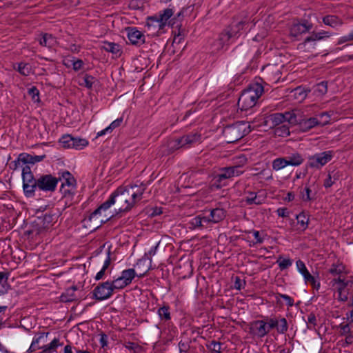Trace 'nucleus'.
<instances>
[{
    "instance_id": "1",
    "label": "nucleus",
    "mask_w": 353,
    "mask_h": 353,
    "mask_svg": "<svg viewBox=\"0 0 353 353\" xmlns=\"http://www.w3.org/2000/svg\"><path fill=\"white\" fill-rule=\"evenodd\" d=\"M263 87L254 83L243 91L238 100V106L241 110H248L254 107L263 92Z\"/></svg>"
},
{
    "instance_id": "2",
    "label": "nucleus",
    "mask_w": 353,
    "mask_h": 353,
    "mask_svg": "<svg viewBox=\"0 0 353 353\" xmlns=\"http://www.w3.org/2000/svg\"><path fill=\"white\" fill-rule=\"evenodd\" d=\"M49 332H41L37 334L31 343L28 349V352H33L37 350H41V353H54L59 347L63 345V343L60 342L59 338L55 337L50 343L41 345L47 341Z\"/></svg>"
},
{
    "instance_id": "3",
    "label": "nucleus",
    "mask_w": 353,
    "mask_h": 353,
    "mask_svg": "<svg viewBox=\"0 0 353 353\" xmlns=\"http://www.w3.org/2000/svg\"><path fill=\"white\" fill-rule=\"evenodd\" d=\"M250 125L245 121H238L225 126L223 130V136L227 143H234L247 135L251 130Z\"/></svg>"
},
{
    "instance_id": "4",
    "label": "nucleus",
    "mask_w": 353,
    "mask_h": 353,
    "mask_svg": "<svg viewBox=\"0 0 353 353\" xmlns=\"http://www.w3.org/2000/svg\"><path fill=\"white\" fill-rule=\"evenodd\" d=\"M114 203L115 201L113 200L112 195H110L107 201L101 204L94 212L84 219L83 221L86 226L92 228V230H96L103 223H105L108 219L107 216H104L105 219H100V216L103 212L108 210Z\"/></svg>"
},
{
    "instance_id": "5",
    "label": "nucleus",
    "mask_w": 353,
    "mask_h": 353,
    "mask_svg": "<svg viewBox=\"0 0 353 353\" xmlns=\"http://www.w3.org/2000/svg\"><path fill=\"white\" fill-rule=\"evenodd\" d=\"M113 200L115 201L114 204L117 206L115 209L117 213L128 212L133 206L135 203L125 186H120L112 194Z\"/></svg>"
},
{
    "instance_id": "6",
    "label": "nucleus",
    "mask_w": 353,
    "mask_h": 353,
    "mask_svg": "<svg viewBox=\"0 0 353 353\" xmlns=\"http://www.w3.org/2000/svg\"><path fill=\"white\" fill-rule=\"evenodd\" d=\"M243 172L241 165L222 168L220 169V172L214 176L211 186L212 188L220 189L226 185V179L238 176Z\"/></svg>"
},
{
    "instance_id": "7",
    "label": "nucleus",
    "mask_w": 353,
    "mask_h": 353,
    "mask_svg": "<svg viewBox=\"0 0 353 353\" xmlns=\"http://www.w3.org/2000/svg\"><path fill=\"white\" fill-rule=\"evenodd\" d=\"M243 23L241 21L234 25L230 26L221 32L214 42V45L217 46L216 49H222L225 45H228L230 42H233L238 38V34L240 30L243 28Z\"/></svg>"
},
{
    "instance_id": "8",
    "label": "nucleus",
    "mask_w": 353,
    "mask_h": 353,
    "mask_svg": "<svg viewBox=\"0 0 353 353\" xmlns=\"http://www.w3.org/2000/svg\"><path fill=\"white\" fill-rule=\"evenodd\" d=\"M201 134L198 132H190L180 138L172 140L169 143L170 150L173 152L181 148L187 149L194 143H199Z\"/></svg>"
},
{
    "instance_id": "9",
    "label": "nucleus",
    "mask_w": 353,
    "mask_h": 353,
    "mask_svg": "<svg viewBox=\"0 0 353 353\" xmlns=\"http://www.w3.org/2000/svg\"><path fill=\"white\" fill-rule=\"evenodd\" d=\"M330 116L327 112H322L315 117L303 119L299 121V127L301 131L307 132L316 126H324L329 123Z\"/></svg>"
},
{
    "instance_id": "10",
    "label": "nucleus",
    "mask_w": 353,
    "mask_h": 353,
    "mask_svg": "<svg viewBox=\"0 0 353 353\" xmlns=\"http://www.w3.org/2000/svg\"><path fill=\"white\" fill-rule=\"evenodd\" d=\"M23 188L24 194L27 197H32L34 195L36 188H37V179H35L31 169L28 165H26L22 170Z\"/></svg>"
},
{
    "instance_id": "11",
    "label": "nucleus",
    "mask_w": 353,
    "mask_h": 353,
    "mask_svg": "<svg viewBox=\"0 0 353 353\" xmlns=\"http://www.w3.org/2000/svg\"><path fill=\"white\" fill-rule=\"evenodd\" d=\"M265 323L267 330V334L272 330L275 329L278 334H283L288 330V323L285 318L281 315L276 316H265Z\"/></svg>"
},
{
    "instance_id": "12",
    "label": "nucleus",
    "mask_w": 353,
    "mask_h": 353,
    "mask_svg": "<svg viewBox=\"0 0 353 353\" xmlns=\"http://www.w3.org/2000/svg\"><path fill=\"white\" fill-rule=\"evenodd\" d=\"M334 156V152L333 150H327L314 154L308 157L307 166L310 168L321 169L330 162Z\"/></svg>"
},
{
    "instance_id": "13",
    "label": "nucleus",
    "mask_w": 353,
    "mask_h": 353,
    "mask_svg": "<svg viewBox=\"0 0 353 353\" xmlns=\"http://www.w3.org/2000/svg\"><path fill=\"white\" fill-rule=\"evenodd\" d=\"M282 66L277 64H268L263 68L261 74L263 78L269 84H275L279 81L281 78Z\"/></svg>"
},
{
    "instance_id": "14",
    "label": "nucleus",
    "mask_w": 353,
    "mask_h": 353,
    "mask_svg": "<svg viewBox=\"0 0 353 353\" xmlns=\"http://www.w3.org/2000/svg\"><path fill=\"white\" fill-rule=\"evenodd\" d=\"M137 272L134 268H129L121 272V275L112 281L113 287L120 290L129 285L136 277Z\"/></svg>"
},
{
    "instance_id": "15",
    "label": "nucleus",
    "mask_w": 353,
    "mask_h": 353,
    "mask_svg": "<svg viewBox=\"0 0 353 353\" xmlns=\"http://www.w3.org/2000/svg\"><path fill=\"white\" fill-rule=\"evenodd\" d=\"M117 290L113 287L112 281H105L99 283L93 291L94 298L98 301H103L109 299Z\"/></svg>"
},
{
    "instance_id": "16",
    "label": "nucleus",
    "mask_w": 353,
    "mask_h": 353,
    "mask_svg": "<svg viewBox=\"0 0 353 353\" xmlns=\"http://www.w3.org/2000/svg\"><path fill=\"white\" fill-rule=\"evenodd\" d=\"M148 185L149 182L145 183L137 181L134 183L125 186V188L136 203L142 199L143 194L147 189Z\"/></svg>"
},
{
    "instance_id": "17",
    "label": "nucleus",
    "mask_w": 353,
    "mask_h": 353,
    "mask_svg": "<svg viewBox=\"0 0 353 353\" xmlns=\"http://www.w3.org/2000/svg\"><path fill=\"white\" fill-rule=\"evenodd\" d=\"M58 182L59 179L51 174L42 175L37 179V188L44 192H54Z\"/></svg>"
},
{
    "instance_id": "18",
    "label": "nucleus",
    "mask_w": 353,
    "mask_h": 353,
    "mask_svg": "<svg viewBox=\"0 0 353 353\" xmlns=\"http://www.w3.org/2000/svg\"><path fill=\"white\" fill-rule=\"evenodd\" d=\"M330 37L328 32L322 31L319 32H313L311 35L306 37L302 43L299 45V48H314L316 41Z\"/></svg>"
},
{
    "instance_id": "19",
    "label": "nucleus",
    "mask_w": 353,
    "mask_h": 353,
    "mask_svg": "<svg viewBox=\"0 0 353 353\" xmlns=\"http://www.w3.org/2000/svg\"><path fill=\"white\" fill-rule=\"evenodd\" d=\"M312 28V24L306 20L303 22H294L290 28V35L296 39L302 34L309 32Z\"/></svg>"
},
{
    "instance_id": "20",
    "label": "nucleus",
    "mask_w": 353,
    "mask_h": 353,
    "mask_svg": "<svg viewBox=\"0 0 353 353\" xmlns=\"http://www.w3.org/2000/svg\"><path fill=\"white\" fill-rule=\"evenodd\" d=\"M250 334L258 338H263L267 335V330L264 320H256L249 325Z\"/></svg>"
},
{
    "instance_id": "21",
    "label": "nucleus",
    "mask_w": 353,
    "mask_h": 353,
    "mask_svg": "<svg viewBox=\"0 0 353 353\" xmlns=\"http://www.w3.org/2000/svg\"><path fill=\"white\" fill-rule=\"evenodd\" d=\"M126 31L128 38L131 44L141 46L145 43V35L136 28L128 27L126 28Z\"/></svg>"
},
{
    "instance_id": "22",
    "label": "nucleus",
    "mask_w": 353,
    "mask_h": 353,
    "mask_svg": "<svg viewBox=\"0 0 353 353\" xmlns=\"http://www.w3.org/2000/svg\"><path fill=\"white\" fill-rule=\"evenodd\" d=\"M266 196L261 192L248 191L245 193L244 201L247 205H261L265 202Z\"/></svg>"
},
{
    "instance_id": "23",
    "label": "nucleus",
    "mask_w": 353,
    "mask_h": 353,
    "mask_svg": "<svg viewBox=\"0 0 353 353\" xmlns=\"http://www.w3.org/2000/svg\"><path fill=\"white\" fill-rule=\"evenodd\" d=\"M196 340L195 337L182 336L178 344L179 353H188L194 349L192 343L195 342Z\"/></svg>"
},
{
    "instance_id": "24",
    "label": "nucleus",
    "mask_w": 353,
    "mask_h": 353,
    "mask_svg": "<svg viewBox=\"0 0 353 353\" xmlns=\"http://www.w3.org/2000/svg\"><path fill=\"white\" fill-rule=\"evenodd\" d=\"M39 43L41 46L46 47L48 48H52L57 46V40L55 37L51 34L42 33L41 37L38 39Z\"/></svg>"
},
{
    "instance_id": "25",
    "label": "nucleus",
    "mask_w": 353,
    "mask_h": 353,
    "mask_svg": "<svg viewBox=\"0 0 353 353\" xmlns=\"http://www.w3.org/2000/svg\"><path fill=\"white\" fill-rule=\"evenodd\" d=\"M147 263V259L145 257H142L139 259L134 265L137 268V272L136 276L139 278H143L146 275L148 271L150 270V263L149 265Z\"/></svg>"
},
{
    "instance_id": "26",
    "label": "nucleus",
    "mask_w": 353,
    "mask_h": 353,
    "mask_svg": "<svg viewBox=\"0 0 353 353\" xmlns=\"http://www.w3.org/2000/svg\"><path fill=\"white\" fill-rule=\"evenodd\" d=\"M288 166L297 167L301 165L304 162L303 155L298 152H294L290 153L288 156L285 157Z\"/></svg>"
},
{
    "instance_id": "27",
    "label": "nucleus",
    "mask_w": 353,
    "mask_h": 353,
    "mask_svg": "<svg viewBox=\"0 0 353 353\" xmlns=\"http://www.w3.org/2000/svg\"><path fill=\"white\" fill-rule=\"evenodd\" d=\"M61 182V187L76 186V180L68 171L62 172L61 176L57 178Z\"/></svg>"
},
{
    "instance_id": "28",
    "label": "nucleus",
    "mask_w": 353,
    "mask_h": 353,
    "mask_svg": "<svg viewBox=\"0 0 353 353\" xmlns=\"http://www.w3.org/2000/svg\"><path fill=\"white\" fill-rule=\"evenodd\" d=\"M57 216L54 214L46 213L41 219H39L40 224L43 229H48L57 221Z\"/></svg>"
},
{
    "instance_id": "29",
    "label": "nucleus",
    "mask_w": 353,
    "mask_h": 353,
    "mask_svg": "<svg viewBox=\"0 0 353 353\" xmlns=\"http://www.w3.org/2000/svg\"><path fill=\"white\" fill-rule=\"evenodd\" d=\"M225 211L223 208H214L210 210V218L212 223H217L225 217Z\"/></svg>"
},
{
    "instance_id": "30",
    "label": "nucleus",
    "mask_w": 353,
    "mask_h": 353,
    "mask_svg": "<svg viewBox=\"0 0 353 353\" xmlns=\"http://www.w3.org/2000/svg\"><path fill=\"white\" fill-rule=\"evenodd\" d=\"M304 281L306 284H310L313 289L318 291L321 287V283L318 279V277H315L312 275L310 272H307L304 275H303Z\"/></svg>"
},
{
    "instance_id": "31",
    "label": "nucleus",
    "mask_w": 353,
    "mask_h": 353,
    "mask_svg": "<svg viewBox=\"0 0 353 353\" xmlns=\"http://www.w3.org/2000/svg\"><path fill=\"white\" fill-rule=\"evenodd\" d=\"M101 49L116 55L120 54L121 52L120 46L113 42H103V45L101 46Z\"/></svg>"
},
{
    "instance_id": "32",
    "label": "nucleus",
    "mask_w": 353,
    "mask_h": 353,
    "mask_svg": "<svg viewBox=\"0 0 353 353\" xmlns=\"http://www.w3.org/2000/svg\"><path fill=\"white\" fill-rule=\"evenodd\" d=\"M77 290L76 286H72L71 288H68L61 295V301L62 302H72L76 299V295L74 294Z\"/></svg>"
},
{
    "instance_id": "33",
    "label": "nucleus",
    "mask_w": 353,
    "mask_h": 353,
    "mask_svg": "<svg viewBox=\"0 0 353 353\" xmlns=\"http://www.w3.org/2000/svg\"><path fill=\"white\" fill-rule=\"evenodd\" d=\"M157 314L161 321H168L171 319L170 307L168 304H164L157 310Z\"/></svg>"
},
{
    "instance_id": "34",
    "label": "nucleus",
    "mask_w": 353,
    "mask_h": 353,
    "mask_svg": "<svg viewBox=\"0 0 353 353\" xmlns=\"http://www.w3.org/2000/svg\"><path fill=\"white\" fill-rule=\"evenodd\" d=\"M266 122L271 123L270 128L276 127L285 122L284 116L283 115V113L272 114L267 117Z\"/></svg>"
},
{
    "instance_id": "35",
    "label": "nucleus",
    "mask_w": 353,
    "mask_h": 353,
    "mask_svg": "<svg viewBox=\"0 0 353 353\" xmlns=\"http://www.w3.org/2000/svg\"><path fill=\"white\" fill-rule=\"evenodd\" d=\"M345 270V265L342 262L338 261L331 265L328 272L332 276H338L342 274Z\"/></svg>"
},
{
    "instance_id": "36",
    "label": "nucleus",
    "mask_w": 353,
    "mask_h": 353,
    "mask_svg": "<svg viewBox=\"0 0 353 353\" xmlns=\"http://www.w3.org/2000/svg\"><path fill=\"white\" fill-rule=\"evenodd\" d=\"M323 22L332 28H336L342 25V21L337 16L335 15H327L323 18Z\"/></svg>"
},
{
    "instance_id": "37",
    "label": "nucleus",
    "mask_w": 353,
    "mask_h": 353,
    "mask_svg": "<svg viewBox=\"0 0 353 353\" xmlns=\"http://www.w3.org/2000/svg\"><path fill=\"white\" fill-rule=\"evenodd\" d=\"M60 192L63 198L66 199L67 201H71L76 192V186L61 187Z\"/></svg>"
},
{
    "instance_id": "38",
    "label": "nucleus",
    "mask_w": 353,
    "mask_h": 353,
    "mask_svg": "<svg viewBox=\"0 0 353 353\" xmlns=\"http://www.w3.org/2000/svg\"><path fill=\"white\" fill-rule=\"evenodd\" d=\"M89 141L86 139L73 137L72 148L80 150L88 146Z\"/></svg>"
},
{
    "instance_id": "39",
    "label": "nucleus",
    "mask_w": 353,
    "mask_h": 353,
    "mask_svg": "<svg viewBox=\"0 0 353 353\" xmlns=\"http://www.w3.org/2000/svg\"><path fill=\"white\" fill-rule=\"evenodd\" d=\"M147 26L149 28L150 27L157 28L158 30H162L164 28L163 23L161 21L158 16L148 17Z\"/></svg>"
},
{
    "instance_id": "40",
    "label": "nucleus",
    "mask_w": 353,
    "mask_h": 353,
    "mask_svg": "<svg viewBox=\"0 0 353 353\" xmlns=\"http://www.w3.org/2000/svg\"><path fill=\"white\" fill-rule=\"evenodd\" d=\"M272 166L274 170L279 171L288 166V165L285 157H279L272 161Z\"/></svg>"
},
{
    "instance_id": "41",
    "label": "nucleus",
    "mask_w": 353,
    "mask_h": 353,
    "mask_svg": "<svg viewBox=\"0 0 353 353\" xmlns=\"http://www.w3.org/2000/svg\"><path fill=\"white\" fill-rule=\"evenodd\" d=\"M296 219L297 220L298 225H300V228L303 230H305L308 226L309 217L304 212H301L296 215Z\"/></svg>"
},
{
    "instance_id": "42",
    "label": "nucleus",
    "mask_w": 353,
    "mask_h": 353,
    "mask_svg": "<svg viewBox=\"0 0 353 353\" xmlns=\"http://www.w3.org/2000/svg\"><path fill=\"white\" fill-rule=\"evenodd\" d=\"M279 268L281 270H284L290 268L292 265V260L290 259H284L282 256H279L276 260Z\"/></svg>"
},
{
    "instance_id": "43",
    "label": "nucleus",
    "mask_w": 353,
    "mask_h": 353,
    "mask_svg": "<svg viewBox=\"0 0 353 353\" xmlns=\"http://www.w3.org/2000/svg\"><path fill=\"white\" fill-rule=\"evenodd\" d=\"M274 133L276 136L285 137L290 134L289 126L287 124H283L276 127Z\"/></svg>"
},
{
    "instance_id": "44",
    "label": "nucleus",
    "mask_w": 353,
    "mask_h": 353,
    "mask_svg": "<svg viewBox=\"0 0 353 353\" xmlns=\"http://www.w3.org/2000/svg\"><path fill=\"white\" fill-rule=\"evenodd\" d=\"M82 80L83 82L79 83L80 85L85 86L88 89H92V85L94 83L96 79L93 76L88 74H85L83 77Z\"/></svg>"
},
{
    "instance_id": "45",
    "label": "nucleus",
    "mask_w": 353,
    "mask_h": 353,
    "mask_svg": "<svg viewBox=\"0 0 353 353\" xmlns=\"http://www.w3.org/2000/svg\"><path fill=\"white\" fill-rule=\"evenodd\" d=\"M221 345L220 342L212 341L206 344V347L212 353H221Z\"/></svg>"
},
{
    "instance_id": "46",
    "label": "nucleus",
    "mask_w": 353,
    "mask_h": 353,
    "mask_svg": "<svg viewBox=\"0 0 353 353\" xmlns=\"http://www.w3.org/2000/svg\"><path fill=\"white\" fill-rule=\"evenodd\" d=\"M63 353H91V352L88 349H80L68 344L63 348Z\"/></svg>"
},
{
    "instance_id": "47",
    "label": "nucleus",
    "mask_w": 353,
    "mask_h": 353,
    "mask_svg": "<svg viewBox=\"0 0 353 353\" xmlns=\"http://www.w3.org/2000/svg\"><path fill=\"white\" fill-rule=\"evenodd\" d=\"M174 12L172 9L167 8L165 9L162 13H159L158 17L160 19L161 21L163 23L165 26L167 23L168 20L173 15Z\"/></svg>"
},
{
    "instance_id": "48",
    "label": "nucleus",
    "mask_w": 353,
    "mask_h": 353,
    "mask_svg": "<svg viewBox=\"0 0 353 353\" xmlns=\"http://www.w3.org/2000/svg\"><path fill=\"white\" fill-rule=\"evenodd\" d=\"M73 137L70 134H64L59 140V143L65 148H72Z\"/></svg>"
},
{
    "instance_id": "49",
    "label": "nucleus",
    "mask_w": 353,
    "mask_h": 353,
    "mask_svg": "<svg viewBox=\"0 0 353 353\" xmlns=\"http://www.w3.org/2000/svg\"><path fill=\"white\" fill-rule=\"evenodd\" d=\"M336 292L338 294L337 299L341 302H346L348 300L349 292L346 288H337Z\"/></svg>"
},
{
    "instance_id": "50",
    "label": "nucleus",
    "mask_w": 353,
    "mask_h": 353,
    "mask_svg": "<svg viewBox=\"0 0 353 353\" xmlns=\"http://www.w3.org/2000/svg\"><path fill=\"white\" fill-rule=\"evenodd\" d=\"M312 190L309 186H305L304 189L300 191L301 199L303 201H310L313 200L314 196H311Z\"/></svg>"
},
{
    "instance_id": "51",
    "label": "nucleus",
    "mask_w": 353,
    "mask_h": 353,
    "mask_svg": "<svg viewBox=\"0 0 353 353\" xmlns=\"http://www.w3.org/2000/svg\"><path fill=\"white\" fill-rule=\"evenodd\" d=\"M28 94L34 102H39V91L36 86H32L28 89Z\"/></svg>"
},
{
    "instance_id": "52",
    "label": "nucleus",
    "mask_w": 353,
    "mask_h": 353,
    "mask_svg": "<svg viewBox=\"0 0 353 353\" xmlns=\"http://www.w3.org/2000/svg\"><path fill=\"white\" fill-rule=\"evenodd\" d=\"M69 61L71 63L72 68L74 71L80 70L84 65V63L81 59H75L74 57H73L72 59H70Z\"/></svg>"
},
{
    "instance_id": "53",
    "label": "nucleus",
    "mask_w": 353,
    "mask_h": 353,
    "mask_svg": "<svg viewBox=\"0 0 353 353\" xmlns=\"http://www.w3.org/2000/svg\"><path fill=\"white\" fill-rule=\"evenodd\" d=\"M17 71L23 76H28L30 73V68L27 63H20L18 65Z\"/></svg>"
},
{
    "instance_id": "54",
    "label": "nucleus",
    "mask_w": 353,
    "mask_h": 353,
    "mask_svg": "<svg viewBox=\"0 0 353 353\" xmlns=\"http://www.w3.org/2000/svg\"><path fill=\"white\" fill-rule=\"evenodd\" d=\"M190 228L196 229V228H203V225L201 221L200 214L192 218L190 221Z\"/></svg>"
},
{
    "instance_id": "55",
    "label": "nucleus",
    "mask_w": 353,
    "mask_h": 353,
    "mask_svg": "<svg viewBox=\"0 0 353 353\" xmlns=\"http://www.w3.org/2000/svg\"><path fill=\"white\" fill-rule=\"evenodd\" d=\"M337 180V178L335 176H332L331 173H329L327 176V178L324 180L323 186L325 188H330Z\"/></svg>"
},
{
    "instance_id": "56",
    "label": "nucleus",
    "mask_w": 353,
    "mask_h": 353,
    "mask_svg": "<svg viewBox=\"0 0 353 353\" xmlns=\"http://www.w3.org/2000/svg\"><path fill=\"white\" fill-rule=\"evenodd\" d=\"M283 115L284 116V121H288L289 123H294L297 121L294 112H285L283 113Z\"/></svg>"
},
{
    "instance_id": "57",
    "label": "nucleus",
    "mask_w": 353,
    "mask_h": 353,
    "mask_svg": "<svg viewBox=\"0 0 353 353\" xmlns=\"http://www.w3.org/2000/svg\"><path fill=\"white\" fill-rule=\"evenodd\" d=\"M159 242H158L154 246L152 247L148 253H145L143 257H145L147 260H150V263L152 262V256L155 255L159 247Z\"/></svg>"
},
{
    "instance_id": "58",
    "label": "nucleus",
    "mask_w": 353,
    "mask_h": 353,
    "mask_svg": "<svg viewBox=\"0 0 353 353\" xmlns=\"http://www.w3.org/2000/svg\"><path fill=\"white\" fill-rule=\"evenodd\" d=\"M253 234L255 239L254 244L262 243L264 241V236L261 235V233L258 230H252L250 232Z\"/></svg>"
},
{
    "instance_id": "59",
    "label": "nucleus",
    "mask_w": 353,
    "mask_h": 353,
    "mask_svg": "<svg viewBox=\"0 0 353 353\" xmlns=\"http://www.w3.org/2000/svg\"><path fill=\"white\" fill-rule=\"evenodd\" d=\"M278 297H280V298H282L283 299H284L286 301L287 305L288 307H292L294 305V299L291 296H290L287 294L277 293L276 294V298L277 299Z\"/></svg>"
},
{
    "instance_id": "60",
    "label": "nucleus",
    "mask_w": 353,
    "mask_h": 353,
    "mask_svg": "<svg viewBox=\"0 0 353 353\" xmlns=\"http://www.w3.org/2000/svg\"><path fill=\"white\" fill-rule=\"evenodd\" d=\"M296 268L299 273L303 276L309 271L307 270L305 263L301 260H298L296 262Z\"/></svg>"
},
{
    "instance_id": "61",
    "label": "nucleus",
    "mask_w": 353,
    "mask_h": 353,
    "mask_svg": "<svg viewBox=\"0 0 353 353\" xmlns=\"http://www.w3.org/2000/svg\"><path fill=\"white\" fill-rule=\"evenodd\" d=\"M292 92H294V96L300 99H303L307 96L304 89L301 87L296 88Z\"/></svg>"
},
{
    "instance_id": "62",
    "label": "nucleus",
    "mask_w": 353,
    "mask_h": 353,
    "mask_svg": "<svg viewBox=\"0 0 353 353\" xmlns=\"http://www.w3.org/2000/svg\"><path fill=\"white\" fill-rule=\"evenodd\" d=\"M124 345L127 349L133 350L134 352H137L141 349V347L139 344L133 342H126Z\"/></svg>"
},
{
    "instance_id": "63",
    "label": "nucleus",
    "mask_w": 353,
    "mask_h": 353,
    "mask_svg": "<svg viewBox=\"0 0 353 353\" xmlns=\"http://www.w3.org/2000/svg\"><path fill=\"white\" fill-rule=\"evenodd\" d=\"M316 90L321 94H324L327 91V83L326 81H321L317 84Z\"/></svg>"
},
{
    "instance_id": "64",
    "label": "nucleus",
    "mask_w": 353,
    "mask_h": 353,
    "mask_svg": "<svg viewBox=\"0 0 353 353\" xmlns=\"http://www.w3.org/2000/svg\"><path fill=\"white\" fill-rule=\"evenodd\" d=\"M334 284H337V288H346L347 279H341L340 276L332 280Z\"/></svg>"
}]
</instances>
